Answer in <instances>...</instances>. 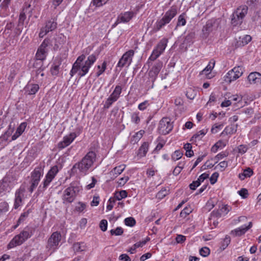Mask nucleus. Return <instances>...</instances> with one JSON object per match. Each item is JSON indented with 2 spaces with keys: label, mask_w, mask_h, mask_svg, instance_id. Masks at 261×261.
<instances>
[{
  "label": "nucleus",
  "mask_w": 261,
  "mask_h": 261,
  "mask_svg": "<svg viewBox=\"0 0 261 261\" xmlns=\"http://www.w3.org/2000/svg\"><path fill=\"white\" fill-rule=\"evenodd\" d=\"M85 58V55H82L77 58L70 72L71 77H72L75 73H78L80 77L85 76L96 60V57L93 54L90 55L87 59L83 62Z\"/></svg>",
  "instance_id": "1"
},
{
  "label": "nucleus",
  "mask_w": 261,
  "mask_h": 261,
  "mask_svg": "<svg viewBox=\"0 0 261 261\" xmlns=\"http://www.w3.org/2000/svg\"><path fill=\"white\" fill-rule=\"evenodd\" d=\"M96 156V153L94 151L88 152L81 161L73 166L71 169V172L77 173L78 170L81 175H85L95 161Z\"/></svg>",
  "instance_id": "2"
},
{
  "label": "nucleus",
  "mask_w": 261,
  "mask_h": 261,
  "mask_svg": "<svg viewBox=\"0 0 261 261\" xmlns=\"http://www.w3.org/2000/svg\"><path fill=\"white\" fill-rule=\"evenodd\" d=\"M82 190V187L77 181L72 182L70 184V186L66 189L64 191L63 195V200L64 202L71 203L72 202L78 193Z\"/></svg>",
  "instance_id": "3"
},
{
  "label": "nucleus",
  "mask_w": 261,
  "mask_h": 261,
  "mask_svg": "<svg viewBox=\"0 0 261 261\" xmlns=\"http://www.w3.org/2000/svg\"><path fill=\"white\" fill-rule=\"evenodd\" d=\"M33 235L32 228L27 227L19 234L16 235L7 245L8 249L23 244Z\"/></svg>",
  "instance_id": "4"
},
{
  "label": "nucleus",
  "mask_w": 261,
  "mask_h": 261,
  "mask_svg": "<svg viewBox=\"0 0 261 261\" xmlns=\"http://www.w3.org/2000/svg\"><path fill=\"white\" fill-rule=\"evenodd\" d=\"M248 8L247 6H241L237 9L231 15V23L233 26L240 25L247 14Z\"/></svg>",
  "instance_id": "5"
},
{
  "label": "nucleus",
  "mask_w": 261,
  "mask_h": 261,
  "mask_svg": "<svg viewBox=\"0 0 261 261\" xmlns=\"http://www.w3.org/2000/svg\"><path fill=\"white\" fill-rule=\"evenodd\" d=\"M177 14V9L175 7H172L167 11L163 18L156 22L155 28L157 31L160 30L166 24L170 22L171 19L175 16Z\"/></svg>",
  "instance_id": "6"
},
{
  "label": "nucleus",
  "mask_w": 261,
  "mask_h": 261,
  "mask_svg": "<svg viewBox=\"0 0 261 261\" xmlns=\"http://www.w3.org/2000/svg\"><path fill=\"white\" fill-rule=\"evenodd\" d=\"M61 240V234L57 232H54L48 240L46 248L51 251V253L54 252L58 246Z\"/></svg>",
  "instance_id": "7"
},
{
  "label": "nucleus",
  "mask_w": 261,
  "mask_h": 261,
  "mask_svg": "<svg viewBox=\"0 0 261 261\" xmlns=\"http://www.w3.org/2000/svg\"><path fill=\"white\" fill-rule=\"evenodd\" d=\"M173 125L168 117H164L160 121L159 131L162 135L169 134L173 129Z\"/></svg>",
  "instance_id": "8"
},
{
  "label": "nucleus",
  "mask_w": 261,
  "mask_h": 261,
  "mask_svg": "<svg viewBox=\"0 0 261 261\" xmlns=\"http://www.w3.org/2000/svg\"><path fill=\"white\" fill-rule=\"evenodd\" d=\"M134 55L133 50H129L123 55L117 64V67H123L125 65L129 66L132 61V58Z\"/></svg>",
  "instance_id": "9"
},
{
  "label": "nucleus",
  "mask_w": 261,
  "mask_h": 261,
  "mask_svg": "<svg viewBox=\"0 0 261 261\" xmlns=\"http://www.w3.org/2000/svg\"><path fill=\"white\" fill-rule=\"evenodd\" d=\"M12 177L9 175L6 176L0 182V194L5 192H9L12 186Z\"/></svg>",
  "instance_id": "10"
},
{
  "label": "nucleus",
  "mask_w": 261,
  "mask_h": 261,
  "mask_svg": "<svg viewBox=\"0 0 261 261\" xmlns=\"http://www.w3.org/2000/svg\"><path fill=\"white\" fill-rule=\"evenodd\" d=\"M47 46V41L44 40L38 48L36 54V59L43 61L46 57V47Z\"/></svg>",
  "instance_id": "11"
},
{
  "label": "nucleus",
  "mask_w": 261,
  "mask_h": 261,
  "mask_svg": "<svg viewBox=\"0 0 261 261\" xmlns=\"http://www.w3.org/2000/svg\"><path fill=\"white\" fill-rule=\"evenodd\" d=\"M76 135L74 133L70 134L63 138L62 141L58 143V146L60 149H63L69 145L76 138Z\"/></svg>",
  "instance_id": "12"
},
{
  "label": "nucleus",
  "mask_w": 261,
  "mask_h": 261,
  "mask_svg": "<svg viewBox=\"0 0 261 261\" xmlns=\"http://www.w3.org/2000/svg\"><path fill=\"white\" fill-rule=\"evenodd\" d=\"M134 13L133 12L128 11L123 14L122 13L118 16L114 25L115 26L118 23L121 22H127L134 17Z\"/></svg>",
  "instance_id": "13"
},
{
  "label": "nucleus",
  "mask_w": 261,
  "mask_h": 261,
  "mask_svg": "<svg viewBox=\"0 0 261 261\" xmlns=\"http://www.w3.org/2000/svg\"><path fill=\"white\" fill-rule=\"evenodd\" d=\"M252 226V222H250L248 225L242 226L237 229L232 230L230 232V234L234 237H239L245 233V232L250 229Z\"/></svg>",
  "instance_id": "14"
},
{
  "label": "nucleus",
  "mask_w": 261,
  "mask_h": 261,
  "mask_svg": "<svg viewBox=\"0 0 261 261\" xmlns=\"http://www.w3.org/2000/svg\"><path fill=\"white\" fill-rule=\"evenodd\" d=\"M247 79L250 84L259 85L261 84V74L258 72L250 73Z\"/></svg>",
  "instance_id": "15"
},
{
  "label": "nucleus",
  "mask_w": 261,
  "mask_h": 261,
  "mask_svg": "<svg viewBox=\"0 0 261 261\" xmlns=\"http://www.w3.org/2000/svg\"><path fill=\"white\" fill-rule=\"evenodd\" d=\"M162 66V62L158 61L156 62L149 72V76L154 80L160 72Z\"/></svg>",
  "instance_id": "16"
},
{
  "label": "nucleus",
  "mask_w": 261,
  "mask_h": 261,
  "mask_svg": "<svg viewBox=\"0 0 261 261\" xmlns=\"http://www.w3.org/2000/svg\"><path fill=\"white\" fill-rule=\"evenodd\" d=\"M214 24L215 22L212 20H209L206 22V24L203 26L202 30L204 37L206 38L210 33L213 31Z\"/></svg>",
  "instance_id": "17"
},
{
  "label": "nucleus",
  "mask_w": 261,
  "mask_h": 261,
  "mask_svg": "<svg viewBox=\"0 0 261 261\" xmlns=\"http://www.w3.org/2000/svg\"><path fill=\"white\" fill-rule=\"evenodd\" d=\"M23 192L24 190L22 189H19L16 192L14 203L15 208H18L21 205Z\"/></svg>",
  "instance_id": "18"
},
{
  "label": "nucleus",
  "mask_w": 261,
  "mask_h": 261,
  "mask_svg": "<svg viewBox=\"0 0 261 261\" xmlns=\"http://www.w3.org/2000/svg\"><path fill=\"white\" fill-rule=\"evenodd\" d=\"M39 87L38 84H28L24 88L25 92L29 95L35 94L39 90Z\"/></svg>",
  "instance_id": "19"
},
{
  "label": "nucleus",
  "mask_w": 261,
  "mask_h": 261,
  "mask_svg": "<svg viewBox=\"0 0 261 261\" xmlns=\"http://www.w3.org/2000/svg\"><path fill=\"white\" fill-rule=\"evenodd\" d=\"M43 174V170L41 167L36 168L33 171L32 174V180L39 182L40 177Z\"/></svg>",
  "instance_id": "20"
},
{
  "label": "nucleus",
  "mask_w": 261,
  "mask_h": 261,
  "mask_svg": "<svg viewBox=\"0 0 261 261\" xmlns=\"http://www.w3.org/2000/svg\"><path fill=\"white\" fill-rule=\"evenodd\" d=\"M57 23L54 19H50L46 22V25L44 29L46 30L47 32L53 31L57 28Z\"/></svg>",
  "instance_id": "21"
},
{
  "label": "nucleus",
  "mask_w": 261,
  "mask_h": 261,
  "mask_svg": "<svg viewBox=\"0 0 261 261\" xmlns=\"http://www.w3.org/2000/svg\"><path fill=\"white\" fill-rule=\"evenodd\" d=\"M148 143L144 142L139 149L138 155L141 158L145 156L148 150Z\"/></svg>",
  "instance_id": "22"
},
{
  "label": "nucleus",
  "mask_w": 261,
  "mask_h": 261,
  "mask_svg": "<svg viewBox=\"0 0 261 261\" xmlns=\"http://www.w3.org/2000/svg\"><path fill=\"white\" fill-rule=\"evenodd\" d=\"M168 43V39L163 38L158 43L155 48H156L162 54L164 51Z\"/></svg>",
  "instance_id": "23"
},
{
  "label": "nucleus",
  "mask_w": 261,
  "mask_h": 261,
  "mask_svg": "<svg viewBox=\"0 0 261 261\" xmlns=\"http://www.w3.org/2000/svg\"><path fill=\"white\" fill-rule=\"evenodd\" d=\"M215 65V61L213 59L211 60L206 67L202 71H201L200 74H205V75H207L211 73V71L214 68Z\"/></svg>",
  "instance_id": "24"
},
{
  "label": "nucleus",
  "mask_w": 261,
  "mask_h": 261,
  "mask_svg": "<svg viewBox=\"0 0 261 261\" xmlns=\"http://www.w3.org/2000/svg\"><path fill=\"white\" fill-rule=\"evenodd\" d=\"M235 73L233 72L232 69L229 71L224 76V81L227 83H231L232 81H235L238 79Z\"/></svg>",
  "instance_id": "25"
},
{
  "label": "nucleus",
  "mask_w": 261,
  "mask_h": 261,
  "mask_svg": "<svg viewBox=\"0 0 261 261\" xmlns=\"http://www.w3.org/2000/svg\"><path fill=\"white\" fill-rule=\"evenodd\" d=\"M125 168V165H121L117 167H115L110 172L115 177H117L118 175L120 174Z\"/></svg>",
  "instance_id": "26"
},
{
  "label": "nucleus",
  "mask_w": 261,
  "mask_h": 261,
  "mask_svg": "<svg viewBox=\"0 0 261 261\" xmlns=\"http://www.w3.org/2000/svg\"><path fill=\"white\" fill-rule=\"evenodd\" d=\"M253 173V170L250 168H248L245 169L243 173L239 174V177L241 180H244L247 177H250Z\"/></svg>",
  "instance_id": "27"
},
{
  "label": "nucleus",
  "mask_w": 261,
  "mask_h": 261,
  "mask_svg": "<svg viewBox=\"0 0 261 261\" xmlns=\"http://www.w3.org/2000/svg\"><path fill=\"white\" fill-rule=\"evenodd\" d=\"M237 125L234 126L233 125H230L229 126H226L223 132L221 133V135H228L233 134L237 131Z\"/></svg>",
  "instance_id": "28"
},
{
  "label": "nucleus",
  "mask_w": 261,
  "mask_h": 261,
  "mask_svg": "<svg viewBox=\"0 0 261 261\" xmlns=\"http://www.w3.org/2000/svg\"><path fill=\"white\" fill-rule=\"evenodd\" d=\"M122 92V88L120 86L117 85L116 86L114 90L112 93L110 95L113 98L115 99L116 100L119 98L120 94Z\"/></svg>",
  "instance_id": "29"
},
{
  "label": "nucleus",
  "mask_w": 261,
  "mask_h": 261,
  "mask_svg": "<svg viewBox=\"0 0 261 261\" xmlns=\"http://www.w3.org/2000/svg\"><path fill=\"white\" fill-rule=\"evenodd\" d=\"M144 131L143 130H140L138 132L136 133L132 137L131 142L134 144L137 143L142 137Z\"/></svg>",
  "instance_id": "30"
},
{
  "label": "nucleus",
  "mask_w": 261,
  "mask_h": 261,
  "mask_svg": "<svg viewBox=\"0 0 261 261\" xmlns=\"http://www.w3.org/2000/svg\"><path fill=\"white\" fill-rule=\"evenodd\" d=\"M44 68L34 69L32 71V74L33 75V78L36 77V79L39 78V75H40L41 77H42L44 76L43 70ZM42 78H41V80Z\"/></svg>",
  "instance_id": "31"
},
{
  "label": "nucleus",
  "mask_w": 261,
  "mask_h": 261,
  "mask_svg": "<svg viewBox=\"0 0 261 261\" xmlns=\"http://www.w3.org/2000/svg\"><path fill=\"white\" fill-rule=\"evenodd\" d=\"M74 252H82L85 250V246L83 243H76L73 245Z\"/></svg>",
  "instance_id": "32"
},
{
  "label": "nucleus",
  "mask_w": 261,
  "mask_h": 261,
  "mask_svg": "<svg viewBox=\"0 0 261 261\" xmlns=\"http://www.w3.org/2000/svg\"><path fill=\"white\" fill-rule=\"evenodd\" d=\"M127 193L126 191L121 190L119 192H116L114 195V198L118 200H120L127 197Z\"/></svg>",
  "instance_id": "33"
},
{
  "label": "nucleus",
  "mask_w": 261,
  "mask_h": 261,
  "mask_svg": "<svg viewBox=\"0 0 261 261\" xmlns=\"http://www.w3.org/2000/svg\"><path fill=\"white\" fill-rule=\"evenodd\" d=\"M58 172V166H54L48 171V173L46 174V176L53 179Z\"/></svg>",
  "instance_id": "34"
},
{
  "label": "nucleus",
  "mask_w": 261,
  "mask_h": 261,
  "mask_svg": "<svg viewBox=\"0 0 261 261\" xmlns=\"http://www.w3.org/2000/svg\"><path fill=\"white\" fill-rule=\"evenodd\" d=\"M230 238L229 236L226 235L225 238L221 242L220 248L224 250L230 244Z\"/></svg>",
  "instance_id": "35"
},
{
  "label": "nucleus",
  "mask_w": 261,
  "mask_h": 261,
  "mask_svg": "<svg viewBox=\"0 0 261 261\" xmlns=\"http://www.w3.org/2000/svg\"><path fill=\"white\" fill-rule=\"evenodd\" d=\"M225 144L222 141H218L214 145H213L211 148V151L214 152H216L218 148L224 147Z\"/></svg>",
  "instance_id": "36"
},
{
  "label": "nucleus",
  "mask_w": 261,
  "mask_h": 261,
  "mask_svg": "<svg viewBox=\"0 0 261 261\" xmlns=\"http://www.w3.org/2000/svg\"><path fill=\"white\" fill-rule=\"evenodd\" d=\"M185 13H184L178 16L176 27L179 26H184L186 24V20L185 19Z\"/></svg>",
  "instance_id": "37"
},
{
  "label": "nucleus",
  "mask_w": 261,
  "mask_h": 261,
  "mask_svg": "<svg viewBox=\"0 0 261 261\" xmlns=\"http://www.w3.org/2000/svg\"><path fill=\"white\" fill-rule=\"evenodd\" d=\"M106 67H107V63L106 61H104L102 63L101 66H100V65H98L97 68L99 69V71L96 74V77H98L101 74H102L106 70Z\"/></svg>",
  "instance_id": "38"
},
{
  "label": "nucleus",
  "mask_w": 261,
  "mask_h": 261,
  "mask_svg": "<svg viewBox=\"0 0 261 261\" xmlns=\"http://www.w3.org/2000/svg\"><path fill=\"white\" fill-rule=\"evenodd\" d=\"M232 70L235 73L236 75H237V77H240L243 74L244 71V68L242 66H237L234 67Z\"/></svg>",
  "instance_id": "39"
},
{
  "label": "nucleus",
  "mask_w": 261,
  "mask_h": 261,
  "mask_svg": "<svg viewBox=\"0 0 261 261\" xmlns=\"http://www.w3.org/2000/svg\"><path fill=\"white\" fill-rule=\"evenodd\" d=\"M231 210V207L228 205H222V207L219 210L218 214L221 215L223 214H227Z\"/></svg>",
  "instance_id": "40"
},
{
  "label": "nucleus",
  "mask_w": 261,
  "mask_h": 261,
  "mask_svg": "<svg viewBox=\"0 0 261 261\" xmlns=\"http://www.w3.org/2000/svg\"><path fill=\"white\" fill-rule=\"evenodd\" d=\"M14 131V127H12L11 125H9L8 129L5 132L4 136L1 138L2 139L7 140L8 137L12 135Z\"/></svg>",
  "instance_id": "41"
},
{
  "label": "nucleus",
  "mask_w": 261,
  "mask_h": 261,
  "mask_svg": "<svg viewBox=\"0 0 261 261\" xmlns=\"http://www.w3.org/2000/svg\"><path fill=\"white\" fill-rule=\"evenodd\" d=\"M161 55V53L156 49L154 48L152 53L150 56L149 60H150L151 61H154L156 60L160 55Z\"/></svg>",
  "instance_id": "42"
},
{
  "label": "nucleus",
  "mask_w": 261,
  "mask_h": 261,
  "mask_svg": "<svg viewBox=\"0 0 261 261\" xmlns=\"http://www.w3.org/2000/svg\"><path fill=\"white\" fill-rule=\"evenodd\" d=\"M182 152H181L179 150H176L172 154V160L173 161H177L182 157Z\"/></svg>",
  "instance_id": "43"
},
{
  "label": "nucleus",
  "mask_w": 261,
  "mask_h": 261,
  "mask_svg": "<svg viewBox=\"0 0 261 261\" xmlns=\"http://www.w3.org/2000/svg\"><path fill=\"white\" fill-rule=\"evenodd\" d=\"M123 233V229L121 227H117L115 229H111L110 233L111 235L120 236Z\"/></svg>",
  "instance_id": "44"
},
{
  "label": "nucleus",
  "mask_w": 261,
  "mask_h": 261,
  "mask_svg": "<svg viewBox=\"0 0 261 261\" xmlns=\"http://www.w3.org/2000/svg\"><path fill=\"white\" fill-rule=\"evenodd\" d=\"M124 223L126 225L132 227L136 224V220L133 217H128L125 219Z\"/></svg>",
  "instance_id": "45"
},
{
  "label": "nucleus",
  "mask_w": 261,
  "mask_h": 261,
  "mask_svg": "<svg viewBox=\"0 0 261 261\" xmlns=\"http://www.w3.org/2000/svg\"><path fill=\"white\" fill-rule=\"evenodd\" d=\"M195 37V33L194 32H190L185 37L184 43H190L192 42Z\"/></svg>",
  "instance_id": "46"
},
{
  "label": "nucleus",
  "mask_w": 261,
  "mask_h": 261,
  "mask_svg": "<svg viewBox=\"0 0 261 261\" xmlns=\"http://www.w3.org/2000/svg\"><path fill=\"white\" fill-rule=\"evenodd\" d=\"M117 101L115 99L110 96L104 105V108L109 109L113 102Z\"/></svg>",
  "instance_id": "47"
},
{
  "label": "nucleus",
  "mask_w": 261,
  "mask_h": 261,
  "mask_svg": "<svg viewBox=\"0 0 261 261\" xmlns=\"http://www.w3.org/2000/svg\"><path fill=\"white\" fill-rule=\"evenodd\" d=\"M192 212L191 208L190 207H186L184 210L181 211L180 213V217L182 218H185L187 215H189Z\"/></svg>",
  "instance_id": "48"
},
{
  "label": "nucleus",
  "mask_w": 261,
  "mask_h": 261,
  "mask_svg": "<svg viewBox=\"0 0 261 261\" xmlns=\"http://www.w3.org/2000/svg\"><path fill=\"white\" fill-rule=\"evenodd\" d=\"M33 67L35 69L44 68L43 67V61L37 60L36 59L33 64Z\"/></svg>",
  "instance_id": "49"
},
{
  "label": "nucleus",
  "mask_w": 261,
  "mask_h": 261,
  "mask_svg": "<svg viewBox=\"0 0 261 261\" xmlns=\"http://www.w3.org/2000/svg\"><path fill=\"white\" fill-rule=\"evenodd\" d=\"M199 253L201 256L203 257H206L210 254V250L208 248L204 247L200 249Z\"/></svg>",
  "instance_id": "50"
},
{
  "label": "nucleus",
  "mask_w": 261,
  "mask_h": 261,
  "mask_svg": "<svg viewBox=\"0 0 261 261\" xmlns=\"http://www.w3.org/2000/svg\"><path fill=\"white\" fill-rule=\"evenodd\" d=\"M169 191L166 189H164L159 191L157 194V197L159 199H162L168 194Z\"/></svg>",
  "instance_id": "51"
},
{
  "label": "nucleus",
  "mask_w": 261,
  "mask_h": 261,
  "mask_svg": "<svg viewBox=\"0 0 261 261\" xmlns=\"http://www.w3.org/2000/svg\"><path fill=\"white\" fill-rule=\"evenodd\" d=\"M108 222L106 220L103 219L100 222L99 227L102 231H105L107 229Z\"/></svg>",
  "instance_id": "52"
},
{
  "label": "nucleus",
  "mask_w": 261,
  "mask_h": 261,
  "mask_svg": "<svg viewBox=\"0 0 261 261\" xmlns=\"http://www.w3.org/2000/svg\"><path fill=\"white\" fill-rule=\"evenodd\" d=\"M150 239L149 238H147L145 240L137 242L136 244H134V250H135L137 248L141 247L143 246Z\"/></svg>",
  "instance_id": "53"
},
{
  "label": "nucleus",
  "mask_w": 261,
  "mask_h": 261,
  "mask_svg": "<svg viewBox=\"0 0 261 261\" xmlns=\"http://www.w3.org/2000/svg\"><path fill=\"white\" fill-rule=\"evenodd\" d=\"M26 18L25 13L23 11L21 12L19 15V20H18V26L22 25L23 24V22L24 20Z\"/></svg>",
  "instance_id": "54"
},
{
  "label": "nucleus",
  "mask_w": 261,
  "mask_h": 261,
  "mask_svg": "<svg viewBox=\"0 0 261 261\" xmlns=\"http://www.w3.org/2000/svg\"><path fill=\"white\" fill-rule=\"evenodd\" d=\"M227 162L226 161H222V162H221L218 165V166H216L215 167V169H217V167H219L220 170L221 171H224L225 168L227 167Z\"/></svg>",
  "instance_id": "55"
},
{
  "label": "nucleus",
  "mask_w": 261,
  "mask_h": 261,
  "mask_svg": "<svg viewBox=\"0 0 261 261\" xmlns=\"http://www.w3.org/2000/svg\"><path fill=\"white\" fill-rule=\"evenodd\" d=\"M219 177V173L218 172L214 173L211 177H210V182L211 184L213 185L217 181V179Z\"/></svg>",
  "instance_id": "56"
},
{
  "label": "nucleus",
  "mask_w": 261,
  "mask_h": 261,
  "mask_svg": "<svg viewBox=\"0 0 261 261\" xmlns=\"http://www.w3.org/2000/svg\"><path fill=\"white\" fill-rule=\"evenodd\" d=\"M27 124L25 123H22L20 124V125L17 127L16 131L17 132V133L19 134V135H21L22 133L24 132L25 127H26Z\"/></svg>",
  "instance_id": "57"
},
{
  "label": "nucleus",
  "mask_w": 261,
  "mask_h": 261,
  "mask_svg": "<svg viewBox=\"0 0 261 261\" xmlns=\"http://www.w3.org/2000/svg\"><path fill=\"white\" fill-rule=\"evenodd\" d=\"M132 121L135 123L136 124H138L139 123L140 121V117L138 116L137 113H133L131 116Z\"/></svg>",
  "instance_id": "58"
},
{
  "label": "nucleus",
  "mask_w": 261,
  "mask_h": 261,
  "mask_svg": "<svg viewBox=\"0 0 261 261\" xmlns=\"http://www.w3.org/2000/svg\"><path fill=\"white\" fill-rule=\"evenodd\" d=\"M228 153L224 152H221V153H219V154H218L215 157V160H217L216 163H217L219 160H220L225 157H226L228 155Z\"/></svg>",
  "instance_id": "59"
},
{
  "label": "nucleus",
  "mask_w": 261,
  "mask_h": 261,
  "mask_svg": "<svg viewBox=\"0 0 261 261\" xmlns=\"http://www.w3.org/2000/svg\"><path fill=\"white\" fill-rule=\"evenodd\" d=\"M53 180V179L48 177L46 175L45 179L43 181V190L45 189L47 186L49 185V184L50 183V182Z\"/></svg>",
  "instance_id": "60"
},
{
  "label": "nucleus",
  "mask_w": 261,
  "mask_h": 261,
  "mask_svg": "<svg viewBox=\"0 0 261 261\" xmlns=\"http://www.w3.org/2000/svg\"><path fill=\"white\" fill-rule=\"evenodd\" d=\"M59 65H55L53 66L50 70L51 74L53 75H57L58 74L59 72Z\"/></svg>",
  "instance_id": "61"
},
{
  "label": "nucleus",
  "mask_w": 261,
  "mask_h": 261,
  "mask_svg": "<svg viewBox=\"0 0 261 261\" xmlns=\"http://www.w3.org/2000/svg\"><path fill=\"white\" fill-rule=\"evenodd\" d=\"M238 148V152L242 154L245 153L248 150V147H247V146L244 145H241L239 146Z\"/></svg>",
  "instance_id": "62"
},
{
  "label": "nucleus",
  "mask_w": 261,
  "mask_h": 261,
  "mask_svg": "<svg viewBox=\"0 0 261 261\" xmlns=\"http://www.w3.org/2000/svg\"><path fill=\"white\" fill-rule=\"evenodd\" d=\"M200 185V183L197 180L196 181H193L191 184H190L189 187L191 190H195Z\"/></svg>",
  "instance_id": "63"
},
{
  "label": "nucleus",
  "mask_w": 261,
  "mask_h": 261,
  "mask_svg": "<svg viewBox=\"0 0 261 261\" xmlns=\"http://www.w3.org/2000/svg\"><path fill=\"white\" fill-rule=\"evenodd\" d=\"M119 259L122 261H131L130 257L126 254H122L119 257Z\"/></svg>",
  "instance_id": "64"
}]
</instances>
